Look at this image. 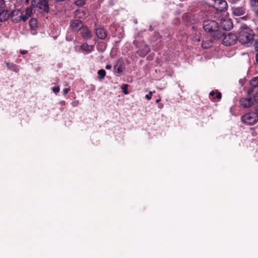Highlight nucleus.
<instances>
[{"instance_id": "nucleus-1", "label": "nucleus", "mask_w": 258, "mask_h": 258, "mask_svg": "<svg viewBox=\"0 0 258 258\" xmlns=\"http://www.w3.org/2000/svg\"><path fill=\"white\" fill-rule=\"evenodd\" d=\"M254 33L253 31L246 25H243L240 28V31L237 36L238 40L243 44L251 45L253 41Z\"/></svg>"}, {"instance_id": "nucleus-2", "label": "nucleus", "mask_w": 258, "mask_h": 258, "mask_svg": "<svg viewBox=\"0 0 258 258\" xmlns=\"http://www.w3.org/2000/svg\"><path fill=\"white\" fill-rule=\"evenodd\" d=\"M214 9L215 17L218 18L221 16H226L228 15L227 12V3L224 0H215L213 5Z\"/></svg>"}, {"instance_id": "nucleus-3", "label": "nucleus", "mask_w": 258, "mask_h": 258, "mask_svg": "<svg viewBox=\"0 0 258 258\" xmlns=\"http://www.w3.org/2000/svg\"><path fill=\"white\" fill-rule=\"evenodd\" d=\"M203 28L205 31L211 34L214 37L219 38L222 34L219 36L216 34L219 29V26L217 22L212 20H207L203 22Z\"/></svg>"}, {"instance_id": "nucleus-4", "label": "nucleus", "mask_w": 258, "mask_h": 258, "mask_svg": "<svg viewBox=\"0 0 258 258\" xmlns=\"http://www.w3.org/2000/svg\"><path fill=\"white\" fill-rule=\"evenodd\" d=\"M231 10L232 14L235 16H243L242 19L245 20H246L249 18V15L247 13L246 5L245 4H243L239 7H232L231 8Z\"/></svg>"}, {"instance_id": "nucleus-5", "label": "nucleus", "mask_w": 258, "mask_h": 258, "mask_svg": "<svg viewBox=\"0 0 258 258\" xmlns=\"http://www.w3.org/2000/svg\"><path fill=\"white\" fill-rule=\"evenodd\" d=\"M217 18H219L220 23V26L223 30L229 31L233 28V23L231 20L228 17V15L225 16H221Z\"/></svg>"}, {"instance_id": "nucleus-6", "label": "nucleus", "mask_w": 258, "mask_h": 258, "mask_svg": "<svg viewBox=\"0 0 258 258\" xmlns=\"http://www.w3.org/2000/svg\"><path fill=\"white\" fill-rule=\"evenodd\" d=\"M32 6L38 8L44 13H48L49 11L48 0H32Z\"/></svg>"}, {"instance_id": "nucleus-7", "label": "nucleus", "mask_w": 258, "mask_h": 258, "mask_svg": "<svg viewBox=\"0 0 258 258\" xmlns=\"http://www.w3.org/2000/svg\"><path fill=\"white\" fill-rule=\"evenodd\" d=\"M243 122L247 124H253L258 120V115L254 112L246 113L241 117Z\"/></svg>"}, {"instance_id": "nucleus-8", "label": "nucleus", "mask_w": 258, "mask_h": 258, "mask_svg": "<svg viewBox=\"0 0 258 258\" xmlns=\"http://www.w3.org/2000/svg\"><path fill=\"white\" fill-rule=\"evenodd\" d=\"M237 40V36L235 34L229 33L225 35L222 43L226 46H230L234 45Z\"/></svg>"}, {"instance_id": "nucleus-9", "label": "nucleus", "mask_w": 258, "mask_h": 258, "mask_svg": "<svg viewBox=\"0 0 258 258\" xmlns=\"http://www.w3.org/2000/svg\"><path fill=\"white\" fill-rule=\"evenodd\" d=\"M11 16L13 22L18 23L23 21V13L20 9H16L12 11Z\"/></svg>"}, {"instance_id": "nucleus-10", "label": "nucleus", "mask_w": 258, "mask_h": 258, "mask_svg": "<svg viewBox=\"0 0 258 258\" xmlns=\"http://www.w3.org/2000/svg\"><path fill=\"white\" fill-rule=\"evenodd\" d=\"M84 26L82 22L79 20H73L70 23V27L74 32L80 31Z\"/></svg>"}, {"instance_id": "nucleus-11", "label": "nucleus", "mask_w": 258, "mask_h": 258, "mask_svg": "<svg viewBox=\"0 0 258 258\" xmlns=\"http://www.w3.org/2000/svg\"><path fill=\"white\" fill-rule=\"evenodd\" d=\"M239 102L240 105L245 108L251 107L253 104V100L251 97L248 96L246 98H242L240 99Z\"/></svg>"}, {"instance_id": "nucleus-12", "label": "nucleus", "mask_w": 258, "mask_h": 258, "mask_svg": "<svg viewBox=\"0 0 258 258\" xmlns=\"http://www.w3.org/2000/svg\"><path fill=\"white\" fill-rule=\"evenodd\" d=\"M80 35L85 40L90 39L92 37L91 31L87 26H85L80 31Z\"/></svg>"}, {"instance_id": "nucleus-13", "label": "nucleus", "mask_w": 258, "mask_h": 258, "mask_svg": "<svg viewBox=\"0 0 258 258\" xmlns=\"http://www.w3.org/2000/svg\"><path fill=\"white\" fill-rule=\"evenodd\" d=\"M94 31L96 35L100 39L104 40L107 36L106 30L103 27L97 28Z\"/></svg>"}, {"instance_id": "nucleus-14", "label": "nucleus", "mask_w": 258, "mask_h": 258, "mask_svg": "<svg viewBox=\"0 0 258 258\" xmlns=\"http://www.w3.org/2000/svg\"><path fill=\"white\" fill-rule=\"evenodd\" d=\"M125 69V65L122 60H118L114 66V72L121 74Z\"/></svg>"}, {"instance_id": "nucleus-15", "label": "nucleus", "mask_w": 258, "mask_h": 258, "mask_svg": "<svg viewBox=\"0 0 258 258\" xmlns=\"http://www.w3.org/2000/svg\"><path fill=\"white\" fill-rule=\"evenodd\" d=\"M33 13V9L32 7H27L25 10V14H23V21H26L29 17L31 16Z\"/></svg>"}, {"instance_id": "nucleus-16", "label": "nucleus", "mask_w": 258, "mask_h": 258, "mask_svg": "<svg viewBox=\"0 0 258 258\" xmlns=\"http://www.w3.org/2000/svg\"><path fill=\"white\" fill-rule=\"evenodd\" d=\"M81 48L82 51H85L87 53H90L94 50L93 45H89L87 43H84L82 44Z\"/></svg>"}, {"instance_id": "nucleus-17", "label": "nucleus", "mask_w": 258, "mask_h": 258, "mask_svg": "<svg viewBox=\"0 0 258 258\" xmlns=\"http://www.w3.org/2000/svg\"><path fill=\"white\" fill-rule=\"evenodd\" d=\"M10 14L7 11H2L0 13V22H5L8 20Z\"/></svg>"}, {"instance_id": "nucleus-18", "label": "nucleus", "mask_w": 258, "mask_h": 258, "mask_svg": "<svg viewBox=\"0 0 258 258\" xmlns=\"http://www.w3.org/2000/svg\"><path fill=\"white\" fill-rule=\"evenodd\" d=\"M150 51V48L147 45H146L143 49L139 50L138 53L141 56L144 57Z\"/></svg>"}, {"instance_id": "nucleus-19", "label": "nucleus", "mask_w": 258, "mask_h": 258, "mask_svg": "<svg viewBox=\"0 0 258 258\" xmlns=\"http://www.w3.org/2000/svg\"><path fill=\"white\" fill-rule=\"evenodd\" d=\"M74 15L75 18L82 19L85 17L86 13L83 11L77 10L74 12Z\"/></svg>"}, {"instance_id": "nucleus-20", "label": "nucleus", "mask_w": 258, "mask_h": 258, "mask_svg": "<svg viewBox=\"0 0 258 258\" xmlns=\"http://www.w3.org/2000/svg\"><path fill=\"white\" fill-rule=\"evenodd\" d=\"M7 67L8 69L11 70L16 73H18L19 71V69L18 66L15 64L10 63L9 62L7 63Z\"/></svg>"}, {"instance_id": "nucleus-21", "label": "nucleus", "mask_w": 258, "mask_h": 258, "mask_svg": "<svg viewBox=\"0 0 258 258\" xmlns=\"http://www.w3.org/2000/svg\"><path fill=\"white\" fill-rule=\"evenodd\" d=\"M210 95L212 96H213V98H217L218 99H220L221 98L222 95L220 92L218 91L214 92L211 91L210 93Z\"/></svg>"}, {"instance_id": "nucleus-22", "label": "nucleus", "mask_w": 258, "mask_h": 258, "mask_svg": "<svg viewBox=\"0 0 258 258\" xmlns=\"http://www.w3.org/2000/svg\"><path fill=\"white\" fill-rule=\"evenodd\" d=\"M98 75H99V79L102 80L104 78L106 75V72L103 69L99 70L97 72Z\"/></svg>"}, {"instance_id": "nucleus-23", "label": "nucleus", "mask_w": 258, "mask_h": 258, "mask_svg": "<svg viewBox=\"0 0 258 258\" xmlns=\"http://www.w3.org/2000/svg\"><path fill=\"white\" fill-rule=\"evenodd\" d=\"M256 89L254 87H252L250 86V88L248 89V90L247 91V94L248 96L251 97L252 95L253 96V95L256 93Z\"/></svg>"}, {"instance_id": "nucleus-24", "label": "nucleus", "mask_w": 258, "mask_h": 258, "mask_svg": "<svg viewBox=\"0 0 258 258\" xmlns=\"http://www.w3.org/2000/svg\"><path fill=\"white\" fill-rule=\"evenodd\" d=\"M250 86L255 88H257L258 87V80L256 78H254L251 80Z\"/></svg>"}, {"instance_id": "nucleus-25", "label": "nucleus", "mask_w": 258, "mask_h": 258, "mask_svg": "<svg viewBox=\"0 0 258 258\" xmlns=\"http://www.w3.org/2000/svg\"><path fill=\"white\" fill-rule=\"evenodd\" d=\"M75 4L78 7H83L86 4V0H75Z\"/></svg>"}, {"instance_id": "nucleus-26", "label": "nucleus", "mask_w": 258, "mask_h": 258, "mask_svg": "<svg viewBox=\"0 0 258 258\" xmlns=\"http://www.w3.org/2000/svg\"><path fill=\"white\" fill-rule=\"evenodd\" d=\"M37 20L35 19L32 18L29 21V25L31 28H34L36 27Z\"/></svg>"}, {"instance_id": "nucleus-27", "label": "nucleus", "mask_w": 258, "mask_h": 258, "mask_svg": "<svg viewBox=\"0 0 258 258\" xmlns=\"http://www.w3.org/2000/svg\"><path fill=\"white\" fill-rule=\"evenodd\" d=\"M249 5L251 7L258 6V0H249Z\"/></svg>"}, {"instance_id": "nucleus-28", "label": "nucleus", "mask_w": 258, "mask_h": 258, "mask_svg": "<svg viewBox=\"0 0 258 258\" xmlns=\"http://www.w3.org/2000/svg\"><path fill=\"white\" fill-rule=\"evenodd\" d=\"M128 86V85L124 84V85H122V86L121 87L122 92L125 95H127V94H128L129 93L128 91L127 90Z\"/></svg>"}, {"instance_id": "nucleus-29", "label": "nucleus", "mask_w": 258, "mask_h": 258, "mask_svg": "<svg viewBox=\"0 0 258 258\" xmlns=\"http://www.w3.org/2000/svg\"><path fill=\"white\" fill-rule=\"evenodd\" d=\"M202 46L204 48H208L211 46V44L210 42L207 43L206 42H203Z\"/></svg>"}, {"instance_id": "nucleus-30", "label": "nucleus", "mask_w": 258, "mask_h": 258, "mask_svg": "<svg viewBox=\"0 0 258 258\" xmlns=\"http://www.w3.org/2000/svg\"><path fill=\"white\" fill-rule=\"evenodd\" d=\"M252 99L253 101L258 104V92L255 93V94L253 96Z\"/></svg>"}, {"instance_id": "nucleus-31", "label": "nucleus", "mask_w": 258, "mask_h": 258, "mask_svg": "<svg viewBox=\"0 0 258 258\" xmlns=\"http://www.w3.org/2000/svg\"><path fill=\"white\" fill-rule=\"evenodd\" d=\"M230 4L235 5L239 3L241 0H227Z\"/></svg>"}, {"instance_id": "nucleus-32", "label": "nucleus", "mask_w": 258, "mask_h": 258, "mask_svg": "<svg viewBox=\"0 0 258 258\" xmlns=\"http://www.w3.org/2000/svg\"><path fill=\"white\" fill-rule=\"evenodd\" d=\"M154 92H155V91H154V92H152V91L150 92L148 94H147L146 95V96H145L147 100H150L151 99V98H152V95H153V93H154Z\"/></svg>"}, {"instance_id": "nucleus-33", "label": "nucleus", "mask_w": 258, "mask_h": 258, "mask_svg": "<svg viewBox=\"0 0 258 258\" xmlns=\"http://www.w3.org/2000/svg\"><path fill=\"white\" fill-rule=\"evenodd\" d=\"M59 87L58 86H55L52 88V91L55 94H57L59 91Z\"/></svg>"}, {"instance_id": "nucleus-34", "label": "nucleus", "mask_w": 258, "mask_h": 258, "mask_svg": "<svg viewBox=\"0 0 258 258\" xmlns=\"http://www.w3.org/2000/svg\"><path fill=\"white\" fill-rule=\"evenodd\" d=\"M254 48H255V51L258 52V39H256L254 41Z\"/></svg>"}, {"instance_id": "nucleus-35", "label": "nucleus", "mask_w": 258, "mask_h": 258, "mask_svg": "<svg viewBox=\"0 0 258 258\" xmlns=\"http://www.w3.org/2000/svg\"><path fill=\"white\" fill-rule=\"evenodd\" d=\"M69 91H70V89H69V88L64 89L62 91L63 95H67L69 93Z\"/></svg>"}, {"instance_id": "nucleus-36", "label": "nucleus", "mask_w": 258, "mask_h": 258, "mask_svg": "<svg viewBox=\"0 0 258 258\" xmlns=\"http://www.w3.org/2000/svg\"><path fill=\"white\" fill-rule=\"evenodd\" d=\"M105 68L107 70H110L111 69V66L110 64H107Z\"/></svg>"}, {"instance_id": "nucleus-37", "label": "nucleus", "mask_w": 258, "mask_h": 258, "mask_svg": "<svg viewBox=\"0 0 258 258\" xmlns=\"http://www.w3.org/2000/svg\"><path fill=\"white\" fill-rule=\"evenodd\" d=\"M158 107L159 108L161 109L163 107V104L162 103H159L158 105Z\"/></svg>"}, {"instance_id": "nucleus-38", "label": "nucleus", "mask_w": 258, "mask_h": 258, "mask_svg": "<svg viewBox=\"0 0 258 258\" xmlns=\"http://www.w3.org/2000/svg\"><path fill=\"white\" fill-rule=\"evenodd\" d=\"M20 53L22 54H25L26 53H27V50H21L20 51Z\"/></svg>"}, {"instance_id": "nucleus-39", "label": "nucleus", "mask_w": 258, "mask_h": 258, "mask_svg": "<svg viewBox=\"0 0 258 258\" xmlns=\"http://www.w3.org/2000/svg\"><path fill=\"white\" fill-rule=\"evenodd\" d=\"M255 17L258 19V10L255 12Z\"/></svg>"}, {"instance_id": "nucleus-40", "label": "nucleus", "mask_w": 258, "mask_h": 258, "mask_svg": "<svg viewBox=\"0 0 258 258\" xmlns=\"http://www.w3.org/2000/svg\"><path fill=\"white\" fill-rule=\"evenodd\" d=\"M255 59L257 62H258V52L255 54Z\"/></svg>"}, {"instance_id": "nucleus-41", "label": "nucleus", "mask_w": 258, "mask_h": 258, "mask_svg": "<svg viewBox=\"0 0 258 258\" xmlns=\"http://www.w3.org/2000/svg\"><path fill=\"white\" fill-rule=\"evenodd\" d=\"M160 99H158L156 100V103H158L160 101Z\"/></svg>"}]
</instances>
